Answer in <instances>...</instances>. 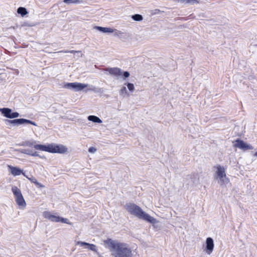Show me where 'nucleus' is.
Segmentation results:
<instances>
[{
    "label": "nucleus",
    "mask_w": 257,
    "mask_h": 257,
    "mask_svg": "<svg viewBox=\"0 0 257 257\" xmlns=\"http://www.w3.org/2000/svg\"><path fill=\"white\" fill-rule=\"evenodd\" d=\"M96 151V149L94 147H90L88 149V152L91 153H94Z\"/></svg>",
    "instance_id": "nucleus-30"
},
{
    "label": "nucleus",
    "mask_w": 257,
    "mask_h": 257,
    "mask_svg": "<svg viewBox=\"0 0 257 257\" xmlns=\"http://www.w3.org/2000/svg\"><path fill=\"white\" fill-rule=\"evenodd\" d=\"M6 123L8 124V123L10 124H23L25 123L31 124L35 126H37L36 123L33 121H31L29 119H27L25 118H18L15 119L13 120H6Z\"/></svg>",
    "instance_id": "nucleus-6"
},
{
    "label": "nucleus",
    "mask_w": 257,
    "mask_h": 257,
    "mask_svg": "<svg viewBox=\"0 0 257 257\" xmlns=\"http://www.w3.org/2000/svg\"><path fill=\"white\" fill-rule=\"evenodd\" d=\"M113 257H132V251L128 245L124 243L119 242L108 238L104 241Z\"/></svg>",
    "instance_id": "nucleus-1"
},
{
    "label": "nucleus",
    "mask_w": 257,
    "mask_h": 257,
    "mask_svg": "<svg viewBox=\"0 0 257 257\" xmlns=\"http://www.w3.org/2000/svg\"><path fill=\"white\" fill-rule=\"evenodd\" d=\"M12 191L15 195L17 203L22 208H24L26 206V203L20 189H19L17 187L14 186L12 187Z\"/></svg>",
    "instance_id": "nucleus-3"
},
{
    "label": "nucleus",
    "mask_w": 257,
    "mask_h": 257,
    "mask_svg": "<svg viewBox=\"0 0 257 257\" xmlns=\"http://www.w3.org/2000/svg\"><path fill=\"white\" fill-rule=\"evenodd\" d=\"M127 86L129 90L132 92L135 89V87L133 83H128L127 84Z\"/></svg>",
    "instance_id": "nucleus-28"
},
{
    "label": "nucleus",
    "mask_w": 257,
    "mask_h": 257,
    "mask_svg": "<svg viewBox=\"0 0 257 257\" xmlns=\"http://www.w3.org/2000/svg\"><path fill=\"white\" fill-rule=\"evenodd\" d=\"M34 148L37 150L48 152L49 153L50 144L46 146L44 145H36L35 144L34 145Z\"/></svg>",
    "instance_id": "nucleus-14"
},
{
    "label": "nucleus",
    "mask_w": 257,
    "mask_h": 257,
    "mask_svg": "<svg viewBox=\"0 0 257 257\" xmlns=\"http://www.w3.org/2000/svg\"><path fill=\"white\" fill-rule=\"evenodd\" d=\"M214 241L212 238L208 237L206 240V251L208 254H210L214 248Z\"/></svg>",
    "instance_id": "nucleus-9"
},
{
    "label": "nucleus",
    "mask_w": 257,
    "mask_h": 257,
    "mask_svg": "<svg viewBox=\"0 0 257 257\" xmlns=\"http://www.w3.org/2000/svg\"><path fill=\"white\" fill-rule=\"evenodd\" d=\"M63 2L66 4H80L83 3L82 0H64Z\"/></svg>",
    "instance_id": "nucleus-21"
},
{
    "label": "nucleus",
    "mask_w": 257,
    "mask_h": 257,
    "mask_svg": "<svg viewBox=\"0 0 257 257\" xmlns=\"http://www.w3.org/2000/svg\"><path fill=\"white\" fill-rule=\"evenodd\" d=\"M127 93V90L125 86L122 87V88L120 90V94L124 96Z\"/></svg>",
    "instance_id": "nucleus-25"
},
{
    "label": "nucleus",
    "mask_w": 257,
    "mask_h": 257,
    "mask_svg": "<svg viewBox=\"0 0 257 257\" xmlns=\"http://www.w3.org/2000/svg\"><path fill=\"white\" fill-rule=\"evenodd\" d=\"M20 116V114L17 112H11V115L10 116V118H14L18 117Z\"/></svg>",
    "instance_id": "nucleus-27"
},
{
    "label": "nucleus",
    "mask_w": 257,
    "mask_h": 257,
    "mask_svg": "<svg viewBox=\"0 0 257 257\" xmlns=\"http://www.w3.org/2000/svg\"><path fill=\"white\" fill-rule=\"evenodd\" d=\"M254 156H257V152L255 153Z\"/></svg>",
    "instance_id": "nucleus-34"
},
{
    "label": "nucleus",
    "mask_w": 257,
    "mask_h": 257,
    "mask_svg": "<svg viewBox=\"0 0 257 257\" xmlns=\"http://www.w3.org/2000/svg\"><path fill=\"white\" fill-rule=\"evenodd\" d=\"M160 12V10H155V12H154V14H158Z\"/></svg>",
    "instance_id": "nucleus-33"
},
{
    "label": "nucleus",
    "mask_w": 257,
    "mask_h": 257,
    "mask_svg": "<svg viewBox=\"0 0 257 257\" xmlns=\"http://www.w3.org/2000/svg\"><path fill=\"white\" fill-rule=\"evenodd\" d=\"M17 13L21 15L22 17H24L28 14L27 9L24 7H19L17 10Z\"/></svg>",
    "instance_id": "nucleus-20"
},
{
    "label": "nucleus",
    "mask_w": 257,
    "mask_h": 257,
    "mask_svg": "<svg viewBox=\"0 0 257 257\" xmlns=\"http://www.w3.org/2000/svg\"><path fill=\"white\" fill-rule=\"evenodd\" d=\"M132 19L136 21H141L143 19V17L140 14H135L132 16Z\"/></svg>",
    "instance_id": "nucleus-23"
},
{
    "label": "nucleus",
    "mask_w": 257,
    "mask_h": 257,
    "mask_svg": "<svg viewBox=\"0 0 257 257\" xmlns=\"http://www.w3.org/2000/svg\"><path fill=\"white\" fill-rule=\"evenodd\" d=\"M30 156H34V157H40L39 154L37 152H33L32 151V153H31Z\"/></svg>",
    "instance_id": "nucleus-32"
},
{
    "label": "nucleus",
    "mask_w": 257,
    "mask_h": 257,
    "mask_svg": "<svg viewBox=\"0 0 257 257\" xmlns=\"http://www.w3.org/2000/svg\"><path fill=\"white\" fill-rule=\"evenodd\" d=\"M43 216L45 218L48 219L51 221L55 222H58L60 221V217L51 214L50 212H44Z\"/></svg>",
    "instance_id": "nucleus-12"
},
{
    "label": "nucleus",
    "mask_w": 257,
    "mask_h": 257,
    "mask_svg": "<svg viewBox=\"0 0 257 257\" xmlns=\"http://www.w3.org/2000/svg\"><path fill=\"white\" fill-rule=\"evenodd\" d=\"M8 168L10 171L11 173L14 176L20 175L21 174L24 176H26L25 173L23 172V170L20 168L13 167L11 165H8Z\"/></svg>",
    "instance_id": "nucleus-10"
},
{
    "label": "nucleus",
    "mask_w": 257,
    "mask_h": 257,
    "mask_svg": "<svg viewBox=\"0 0 257 257\" xmlns=\"http://www.w3.org/2000/svg\"><path fill=\"white\" fill-rule=\"evenodd\" d=\"M88 119L95 123H100L102 122V120L98 117L95 115L88 116Z\"/></svg>",
    "instance_id": "nucleus-19"
},
{
    "label": "nucleus",
    "mask_w": 257,
    "mask_h": 257,
    "mask_svg": "<svg viewBox=\"0 0 257 257\" xmlns=\"http://www.w3.org/2000/svg\"><path fill=\"white\" fill-rule=\"evenodd\" d=\"M1 113L6 117L10 118V116L12 112V109L9 108H0Z\"/></svg>",
    "instance_id": "nucleus-16"
},
{
    "label": "nucleus",
    "mask_w": 257,
    "mask_h": 257,
    "mask_svg": "<svg viewBox=\"0 0 257 257\" xmlns=\"http://www.w3.org/2000/svg\"><path fill=\"white\" fill-rule=\"evenodd\" d=\"M60 221H61L62 223H65L67 224H70L67 218L60 217Z\"/></svg>",
    "instance_id": "nucleus-29"
},
{
    "label": "nucleus",
    "mask_w": 257,
    "mask_h": 257,
    "mask_svg": "<svg viewBox=\"0 0 257 257\" xmlns=\"http://www.w3.org/2000/svg\"><path fill=\"white\" fill-rule=\"evenodd\" d=\"M88 84H84L78 82L66 83L64 87L67 89H71L76 91H81L84 88L88 86Z\"/></svg>",
    "instance_id": "nucleus-5"
},
{
    "label": "nucleus",
    "mask_w": 257,
    "mask_h": 257,
    "mask_svg": "<svg viewBox=\"0 0 257 257\" xmlns=\"http://www.w3.org/2000/svg\"><path fill=\"white\" fill-rule=\"evenodd\" d=\"M36 143V142L34 140L27 141L22 143L20 146L24 147H32L33 146H34Z\"/></svg>",
    "instance_id": "nucleus-18"
},
{
    "label": "nucleus",
    "mask_w": 257,
    "mask_h": 257,
    "mask_svg": "<svg viewBox=\"0 0 257 257\" xmlns=\"http://www.w3.org/2000/svg\"><path fill=\"white\" fill-rule=\"evenodd\" d=\"M27 179H28L31 182L34 183L36 186L40 188H44V186L43 185L40 183L38 182L37 180L33 177L31 176V177H28L27 175L25 176Z\"/></svg>",
    "instance_id": "nucleus-17"
},
{
    "label": "nucleus",
    "mask_w": 257,
    "mask_h": 257,
    "mask_svg": "<svg viewBox=\"0 0 257 257\" xmlns=\"http://www.w3.org/2000/svg\"><path fill=\"white\" fill-rule=\"evenodd\" d=\"M124 208L130 214L140 219L144 220L153 224L157 222L155 218L144 211L141 207L134 203H127L124 205Z\"/></svg>",
    "instance_id": "nucleus-2"
},
{
    "label": "nucleus",
    "mask_w": 257,
    "mask_h": 257,
    "mask_svg": "<svg viewBox=\"0 0 257 257\" xmlns=\"http://www.w3.org/2000/svg\"><path fill=\"white\" fill-rule=\"evenodd\" d=\"M89 91H92L95 92H98V93H102L103 92L102 90L100 88H96L95 87L93 86H90V87L87 89Z\"/></svg>",
    "instance_id": "nucleus-22"
},
{
    "label": "nucleus",
    "mask_w": 257,
    "mask_h": 257,
    "mask_svg": "<svg viewBox=\"0 0 257 257\" xmlns=\"http://www.w3.org/2000/svg\"><path fill=\"white\" fill-rule=\"evenodd\" d=\"M68 152V148L62 144H50L49 153L65 154Z\"/></svg>",
    "instance_id": "nucleus-4"
},
{
    "label": "nucleus",
    "mask_w": 257,
    "mask_h": 257,
    "mask_svg": "<svg viewBox=\"0 0 257 257\" xmlns=\"http://www.w3.org/2000/svg\"><path fill=\"white\" fill-rule=\"evenodd\" d=\"M76 244L80 245L81 246H85V248H88L90 250L96 252L97 249L95 245L90 244L83 241H78Z\"/></svg>",
    "instance_id": "nucleus-13"
},
{
    "label": "nucleus",
    "mask_w": 257,
    "mask_h": 257,
    "mask_svg": "<svg viewBox=\"0 0 257 257\" xmlns=\"http://www.w3.org/2000/svg\"><path fill=\"white\" fill-rule=\"evenodd\" d=\"M216 168L217 171L216 173L217 176L219 177L221 181L222 182H225V180L226 179V176L224 168L223 166L218 165L216 167Z\"/></svg>",
    "instance_id": "nucleus-7"
},
{
    "label": "nucleus",
    "mask_w": 257,
    "mask_h": 257,
    "mask_svg": "<svg viewBox=\"0 0 257 257\" xmlns=\"http://www.w3.org/2000/svg\"><path fill=\"white\" fill-rule=\"evenodd\" d=\"M234 146L243 150H247L252 149V147L245 143L243 141L237 139L235 141Z\"/></svg>",
    "instance_id": "nucleus-8"
},
{
    "label": "nucleus",
    "mask_w": 257,
    "mask_h": 257,
    "mask_svg": "<svg viewBox=\"0 0 257 257\" xmlns=\"http://www.w3.org/2000/svg\"><path fill=\"white\" fill-rule=\"evenodd\" d=\"M129 76H130V73L128 71L123 72V76L124 77V78H126L128 77Z\"/></svg>",
    "instance_id": "nucleus-31"
},
{
    "label": "nucleus",
    "mask_w": 257,
    "mask_h": 257,
    "mask_svg": "<svg viewBox=\"0 0 257 257\" xmlns=\"http://www.w3.org/2000/svg\"><path fill=\"white\" fill-rule=\"evenodd\" d=\"M80 51H75V50H65V51H59L57 53H80Z\"/></svg>",
    "instance_id": "nucleus-26"
},
{
    "label": "nucleus",
    "mask_w": 257,
    "mask_h": 257,
    "mask_svg": "<svg viewBox=\"0 0 257 257\" xmlns=\"http://www.w3.org/2000/svg\"><path fill=\"white\" fill-rule=\"evenodd\" d=\"M94 29L102 33H112L113 30L111 28L102 27L100 26H95Z\"/></svg>",
    "instance_id": "nucleus-15"
},
{
    "label": "nucleus",
    "mask_w": 257,
    "mask_h": 257,
    "mask_svg": "<svg viewBox=\"0 0 257 257\" xmlns=\"http://www.w3.org/2000/svg\"><path fill=\"white\" fill-rule=\"evenodd\" d=\"M16 151H18L21 153L27 154L30 155L31 153H32V151L28 149H19V150H15Z\"/></svg>",
    "instance_id": "nucleus-24"
},
{
    "label": "nucleus",
    "mask_w": 257,
    "mask_h": 257,
    "mask_svg": "<svg viewBox=\"0 0 257 257\" xmlns=\"http://www.w3.org/2000/svg\"><path fill=\"white\" fill-rule=\"evenodd\" d=\"M104 71L108 72L109 74L116 77L122 75L121 70L117 67L106 68L104 69Z\"/></svg>",
    "instance_id": "nucleus-11"
}]
</instances>
